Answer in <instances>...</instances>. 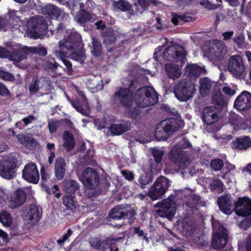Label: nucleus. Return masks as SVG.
<instances>
[{"mask_svg": "<svg viewBox=\"0 0 251 251\" xmlns=\"http://www.w3.org/2000/svg\"><path fill=\"white\" fill-rule=\"evenodd\" d=\"M137 80H132L126 89H129V92L133 93L136 105L140 107H147L157 103L158 96L153 87L143 86L139 87Z\"/></svg>", "mask_w": 251, "mask_h": 251, "instance_id": "1", "label": "nucleus"}, {"mask_svg": "<svg viewBox=\"0 0 251 251\" xmlns=\"http://www.w3.org/2000/svg\"><path fill=\"white\" fill-rule=\"evenodd\" d=\"M213 239L211 243L214 250L221 251H231L232 247L229 243L227 230L218 221L212 222Z\"/></svg>", "mask_w": 251, "mask_h": 251, "instance_id": "2", "label": "nucleus"}, {"mask_svg": "<svg viewBox=\"0 0 251 251\" xmlns=\"http://www.w3.org/2000/svg\"><path fill=\"white\" fill-rule=\"evenodd\" d=\"M226 50V47L222 40L212 39L205 42V56L212 61L222 60Z\"/></svg>", "mask_w": 251, "mask_h": 251, "instance_id": "3", "label": "nucleus"}, {"mask_svg": "<svg viewBox=\"0 0 251 251\" xmlns=\"http://www.w3.org/2000/svg\"><path fill=\"white\" fill-rule=\"evenodd\" d=\"M19 166L20 163L15 155L10 154L3 157L0 160V176L8 180L11 179L15 176V170Z\"/></svg>", "mask_w": 251, "mask_h": 251, "instance_id": "4", "label": "nucleus"}, {"mask_svg": "<svg viewBox=\"0 0 251 251\" xmlns=\"http://www.w3.org/2000/svg\"><path fill=\"white\" fill-rule=\"evenodd\" d=\"M173 91L178 100L187 101L193 97L196 92L194 82L192 80H183L174 86Z\"/></svg>", "mask_w": 251, "mask_h": 251, "instance_id": "5", "label": "nucleus"}, {"mask_svg": "<svg viewBox=\"0 0 251 251\" xmlns=\"http://www.w3.org/2000/svg\"><path fill=\"white\" fill-rule=\"evenodd\" d=\"M79 189V183L75 180L66 179L63 182V190L66 194L62 198L63 203L67 210H73L76 208L73 195Z\"/></svg>", "mask_w": 251, "mask_h": 251, "instance_id": "6", "label": "nucleus"}, {"mask_svg": "<svg viewBox=\"0 0 251 251\" xmlns=\"http://www.w3.org/2000/svg\"><path fill=\"white\" fill-rule=\"evenodd\" d=\"M80 35L76 32H72L69 36L59 42V55L62 57L66 56L68 51L82 46Z\"/></svg>", "mask_w": 251, "mask_h": 251, "instance_id": "7", "label": "nucleus"}, {"mask_svg": "<svg viewBox=\"0 0 251 251\" xmlns=\"http://www.w3.org/2000/svg\"><path fill=\"white\" fill-rule=\"evenodd\" d=\"M134 99L133 93L129 92V89L125 87H120L112 96L110 102L113 104H119L125 109H129L132 107Z\"/></svg>", "mask_w": 251, "mask_h": 251, "instance_id": "8", "label": "nucleus"}, {"mask_svg": "<svg viewBox=\"0 0 251 251\" xmlns=\"http://www.w3.org/2000/svg\"><path fill=\"white\" fill-rule=\"evenodd\" d=\"M186 52L184 48L179 44L167 47L163 52V57L168 61L184 64L186 60Z\"/></svg>", "mask_w": 251, "mask_h": 251, "instance_id": "9", "label": "nucleus"}, {"mask_svg": "<svg viewBox=\"0 0 251 251\" xmlns=\"http://www.w3.org/2000/svg\"><path fill=\"white\" fill-rule=\"evenodd\" d=\"M169 180L165 176L158 177L150 188L148 196L153 201L162 198L169 187Z\"/></svg>", "mask_w": 251, "mask_h": 251, "instance_id": "10", "label": "nucleus"}, {"mask_svg": "<svg viewBox=\"0 0 251 251\" xmlns=\"http://www.w3.org/2000/svg\"><path fill=\"white\" fill-rule=\"evenodd\" d=\"M136 213L132 208H126L123 204H120L114 206L111 209L108 214L109 218L115 220L128 219L131 224L134 221L133 217Z\"/></svg>", "mask_w": 251, "mask_h": 251, "instance_id": "11", "label": "nucleus"}, {"mask_svg": "<svg viewBox=\"0 0 251 251\" xmlns=\"http://www.w3.org/2000/svg\"><path fill=\"white\" fill-rule=\"evenodd\" d=\"M83 185L87 188L92 189L100 183V176L94 168L87 167L83 171L80 178Z\"/></svg>", "mask_w": 251, "mask_h": 251, "instance_id": "12", "label": "nucleus"}, {"mask_svg": "<svg viewBox=\"0 0 251 251\" xmlns=\"http://www.w3.org/2000/svg\"><path fill=\"white\" fill-rule=\"evenodd\" d=\"M160 208L156 210V213L162 218H167L171 220L176 214V203L172 198L170 196L167 199L162 200L157 203Z\"/></svg>", "mask_w": 251, "mask_h": 251, "instance_id": "13", "label": "nucleus"}, {"mask_svg": "<svg viewBox=\"0 0 251 251\" xmlns=\"http://www.w3.org/2000/svg\"><path fill=\"white\" fill-rule=\"evenodd\" d=\"M228 71L236 78L242 77L245 71L242 58L240 55L231 56L228 61Z\"/></svg>", "mask_w": 251, "mask_h": 251, "instance_id": "14", "label": "nucleus"}, {"mask_svg": "<svg viewBox=\"0 0 251 251\" xmlns=\"http://www.w3.org/2000/svg\"><path fill=\"white\" fill-rule=\"evenodd\" d=\"M23 178L28 182L37 184L39 180V174L35 163L26 164L22 171Z\"/></svg>", "mask_w": 251, "mask_h": 251, "instance_id": "15", "label": "nucleus"}, {"mask_svg": "<svg viewBox=\"0 0 251 251\" xmlns=\"http://www.w3.org/2000/svg\"><path fill=\"white\" fill-rule=\"evenodd\" d=\"M234 211L239 216L251 215V199L246 197L238 198L234 202Z\"/></svg>", "mask_w": 251, "mask_h": 251, "instance_id": "16", "label": "nucleus"}, {"mask_svg": "<svg viewBox=\"0 0 251 251\" xmlns=\"http://www.w3.org/2000/svg\"><path fill=\"white\" fill-rule=\"evenodd\" d=\"M234 107L240 111H246L251 108V93L244 91L236 98Z\"/></svg>", "mask_w": 251, "mask_h": 251, "instance_id": "17", "label": "nucleus"}, {"mask_svg": "<svg viewBox=\"0 0 251 251\" xmlns=\"http://www.w3.org/2000/svg\"><path fill=\"white\" fill-rule=\"evenodd\" d=\"M27 26L30 33L35 38L40 35L46 33L47 27L46 24L41 23L37 17H32L27 22Z\"/></svg>", "mask_w": 251, "mask_h": 251, "instance_id": "18", "label": "nucleus"}, {"mask_svg": "<svg viewBox=\"0 0 251 251\" xmlns=\"http://www.w3.org/2000/svg\"><path fill=\"white\" fill-rule=\"evenodd\" d=\"M234 202L232 197L225 194L218 198L217 203L220 209L224 213L229 215L234 210Z\"/></svg>", "mask_w": 251, "mask_h": 251, "instance_id": "19", "label": "nucleus"}, {"mask_svg": "<svg viewBox=\"0 0 251 251\" xmlns=\"http://www.w3.org/2000/svg\"><path fill=\"white\" fill-rule=\"evenodd\" d=\"M169 157L171 162L176 164H185L188 160V156L185 151L177 147H174L172 149Z\"/></svg>", "mask_w": 251, "mask_h": 251, "instance_id": "20", "label": "nucleus"}, {"mask_svg": "<svg viewBox=\"0 0 251 251\" xmlns=\"http://www.w3.org/2000/svg\"><path fill=\"white\" fill-rule=\"evenodd\" d=\"M23 215L29 220L38 222L42 217V208L36 204H30L24 211Z\"/></svg>", "mask_w": 251, "mask_h": 251, "instance_id": "21", "label": "nucleus"}, {"mask_svg": "<svg viewBox=\"0 0 251 251\" xmlns=\"http://www.w3.org/2000/svg\"><path fill=\"white\" fill-rule=\"evenodd\" d=\"M103 44L107 48L116 43L118 37L117 33L111 27L106 28L101 33Z\"/></svg>", "mask_w": 251, "mask_h": 251, "instance_id": "22", "label": "nucleus"}, {"mask_svg": "<svg viewBox=\"0 0 251 251\" xmlns=\"http://www.w3.org/2000/svg\"><path fill=\"white\" fill-rule=\"evenodd\" d=\"M66 171V163L62 157H58L55 160L54 173L56 178L60 180L63 178Z\"/></svg>", "mask_w": 251, "mask_h": 251, "instance_id": "23", "label": "nucleus"}, {"mask_svg": "<svg viewBox=\"0 0 251 251\" xmlns=\"http://www.w3.org/2000/svg\"><path fill=\"white\" fill-rule=\"evenodd\" d=\"M27 195L25 192L20 188L17 189L11 197V204L16 208L22 205L26 201Z\"/></svg>", "mask_w": 251, "mask_h": 251, "instance_id": "24", "label": "nucleus"}, {"mask_svg": "<svg viewBox=\"0 0 251 251\" xmlns=\"http://www.w3.org/2000/svg\"><path fill=\"white\" fill-rule=\"evenodd\" d=\"M232 148L236 151H245L251 146V139L249 136L236 138L232 143Z\"/></svg>", "mask_w": 251, "mask_h": 251, "instance_id": "25", "label": "nucleus"}, {"mask_svg": "<svg viewBox=\"0 0 251 251\" xmlns=\"http://www.w3.org/2000/svg\"><path fill=\"white\" fill-rule=\"evenodd\" d=\"M205 123L211 124L219 119V109L215 106L205 107Z\"/></svg>", "mask_w": 251, "mask_h": 251, "instance_id": "26", "label": "nucleus"}, {"mask_svg": "<svg viewBox=\"0 0 251 251\" xmlns=\"http://www.w3.org/2000/svg\"><path fill=\"white\" fill-rule=\"evenodd\" d=\"M42 12L47 17L51 19H57L61 14V9L56 5L51 4L45 5L42 9Z\"/></svg>", "mask_w": 251, "mask_h": 251, "instance_id": "27", "label": "nucleus"}, {"mask_svg": "<svg viewBox=\"0 0 251 251\" xmlns=\"http://www.w3.org/2000/svg\"><path fill=\"white\" fill-rule=\"evenodd\" d=\"M211 101L212 103L219 109L227 106L228 99L218 91L212 95Z\"/></svg>", "mask_w": 251, "mask_h": 251, "instance_id": "28", "label": "nucleus"}, {"mask_svg": "<svg viewBox=\"0 0 251 251\" xmlns=\"http://www.w3.org/2000/svg\"><path fill=\"white\" fill-rule=\"evenodd\" d=\"M161 123L165 124L171 131L172 133L182 128L184 125L183 121H182L180 119L175 118L166 119L162 121Z\"/></svg>", "mask_w": 251, "mask_h": 251, "instance_id": "29", "label": "nucleus"}, {"mask_svg": "<svg viewBox=\"0 0 251 251\" xmlns=\"http://www.w3.org/2000/svg\"><path fill=\"white\" fill-rule=\"evenodd\" d=\"M172 134L171 131L166 126L165 124H162L161 122L158 124L156 128L154 136L158 141H166L169 135Z\"/></svg>", "mask_w": 251, "mask_h": 251, "instance_id": "30", "label": "nucleus"}, {"mask_svg": "<svg viewBox=\"0 0 251 251\" xmlns=\"http://www.w3.org/2000/svg\"><path fill=\"white\" fill-rule=\"evenodd\" d=\"M185 72L188 77L196 79L204 72V68L196 64H188L185 68Z\"/></svg>", "mask_w": 251, "mask_h": 251, "instance_id": "31", "label": "nucleus"}, {"mask_svg": "<svg viewBox=\"0 0 251 251\" xmlns=\"http://www.w3.org/2000/svg\"><path fill=\"white\" fill-rule=\"evenodd\" d=\"M109 128L112 136H119L130 130L131 127L130 124L127 123L125 124H113L110 126Z\"/></svg>", "mask_w": 251, "mask_h": 251, "instance_id": "32", "label": "nucleus"}, {"mask_svg": "<svg viewBox=\"0 0 251 251\" xmlns=\"http://www.w3.org/2000/svg\"><path fill=\"white\" fill-rule=\"evenodd\" d=\"M62 139L63 146L67 151H71L75 148V141L73 134L70 131L65 130L63 133Z\"/></svg>", "mask_w": 251, "mask_h": 251, "instance_id": "33", "label": "nucleus"}, {"mask_svg": "<svg viewBox=\"0 0 251 251\" xmlns=\"http://www.w3.org/2000/svg\"><path fill=\"white\" fill-rule=\"evenodd\" d=\"M165 71L168 76L174 80L179 78L181 74V69L178 65L167 64L165 65Z\"/></svg>", "mask_w": 251, "mask_h": 251, "instance_id": "34", "label": "nucleus"}, {"mask_svg": "<svg viewBox=\"0 0 251 251\" xmlns=\"http://www.w3.org/2000/svg\"><path fill=\"white\" fill-rule=\"evenodd\" d=\"M114 7L122 12H128L131 15L134 14L132 5L126 0H119L113 2Z\"/></svg>", "mask_w": 251, "mask_h": 251, "instance_id": "35", "label": "nucleus"}, {"mask_svg": "<svg viewBox=\"0 0 251 251\" xmlns=\"http://www.w3.org/2000/svg\"><path fill=\"white\" fill-rule=\"evenodd\" d=\"M92 46L91 47V52L93 56L97 58L102 54V46L100 41L96 37L92 38Z\"/></svg>", "mask_w": 251, "mask_h": 251, "instance_id": "36", "label": "nucleus"}, {"mask_svg": "<svg viewBox=\"0 0 251 251\" xmlns=\"http://www.w3.org/2000/svg\"><path fill=\"white\" fill-rule=\"evenodd\" d=\"M152 180L153 177L151 174L144 173L140 175L138 179V182L136 184L141 188L144 189L152 182Z\"/></svg>", "mask_w": 251, "mask_h": 251, "instance_id": "37", "label": "nucleus"}, {"mask_svg": "<svg viewBox=\"0 0 251 251\" xmlns=\"http://www.w3.org/2000/svg\"><path fill=\"white\" fill-rule=\"evenodd\" d=\"M9 57L11 60L20 62L26 57V52L22 49L13 50L12 52L9 51Z\"/></svg>", "mask_w": 251, "mask_h": 251, "instance_id": "38", "label": "nucleus"}, {"mask_svg": "<svg viewBox=\"0 0 251 251\" xmlns=\"http://www.w3.org/2000/svg\"><path fill=\"white\" fill-rule=\"evenodd\" d=\"M73 51L71 53L72 59L75 61L82 62L85 59V53L83 50V45L81 47H77L72 50Z\"/></svg>", "mask_w": 251, "mask_h": 251, "instance_id": "39", "label": "nucleus"}, {"mask_svg": "<svg viewBox=\"0 0 251 251\" xmlns=\"http://www.w3.org/2000/svg\"><path fill=\"white\" fill-rule=\"evenodd\" d=\"M77 22L80 24H84L91 19V15L86 10H81L77 12L76 14Z\"/></svg>", "mask_w": 251, "mask_h": 251, "instance_id": "40", "label": "nucleus"}, {"mask_svg": "<svg viewBox=\"0 0 251 251\" xmlns=\"http://www.w3.org/2000/svg\"><path fill=\"white\" fill-rule=\"evenodd\" d=\"M151 153L157 166L161 167L162 166V158L164 154V151L157 149H152Z\"/></svg>", "mask_w": 251, "mask_h": 251, "instance_id": "41", "label": "nucleus"}, {"mask_svg": "<svg viewBox=\"0 0 251 251\" xmlns=\"http://www.w3.org/2000/svg\"><path fill=\"white\" fill-rule=\"evenodd\" d=\"M0 221L5 226H8L12 224V217L7 211L2 210L0 212Z\"/></svg>", "mask_w": 251, "mask_h": 251, "instance_id": "42", "label": "nucleus"}, {"mask_svg": "<svg viewBox=\"0 0 251 251\" xmlns=\"http://www.w3.org/2000/svg\"><path fill=\"white\" fill-rule=\"evenodd\" d=\"M233 41L238 48L242 49L246 46L245 37L243 33L236 35Z\"/></svg>", "mask_w": 251, "mask_h": 251, "instance_id": "43", "label": "nucleus"}, {"mask_svg": "<svg viewBox=\"0 0 251 251\" xmlns=\"http://www.w3.org/2000/svg\"><path fill=\"white\" fill-rule=\"evenodd\" d=\"M240 251H251V234L249 235L245 242L238 244Z\"/></svg>", "mask_w": 251, "mask_h": 251, "instance_id": "44", "label": "nucleus"}, {"mask_svg": "<svg viewBox=\"0 0 251 251\" xmlns=\"http://www.w3.org/2000/svg\"><path fill=\"white\" fill-rule=\"evenodd\" d=\"M40 80L38 77L33 78L32 82L29 85V91L30 94H34L39 90Z\"/></svg>", "mask_w": 251, "mask_h": 251, "instance_id": "45", "label": "nucleus"}, {"mask_svg": "<svg viewBox=\"0 0 251 251\" xmlns=\"http://www.w3.org/2000/svg\"><path fill=\"white\" fill-rule=\"evenodd\" d=\"M210 167L214 171H219L221 170L224 166V162L220 159H215L211 160L210 164Z\"/></svg>", "mask_w": 251, "mask_h": 251, "instance_id": "46", "label": "nucleus"}, {"mask_svg": "<svg viewBox=\"0 0 251 251\" xmlns=\"http://www.w3.org/2000/svg\"><path fill=\"white\" fill-rule=\"evenodd\" d=\"M229 120L232 125L237 126H241L243 123V120L242 117L234 113H230Z\"/></svg>", "mask_w": 251, "mask_h": 251, "instance_id": "47", "label": "nucleus"}, {"mask_svg": "<svg viewBox=\"0 0 251 251\" xmlns=\"http://www.w3.org/2000/svg\"><path fill=\"white\" fill-rule=\"evenodd\" d=\"M139 108L140 107L137 105V107H131L128 109L127 114H128V117L132 119H136L141 113V110Z\"/></svg>", "mask_w": 251, "mask_h": 251, "instance_id": "48", "label": "nucleus"}, {"mask_svg": "<svg viewBox=\"0 0 251 251\" xmlns=\"http://www.w3.org/2000/svg\"><path fill=\"white\" fill-rule=\"evenodd\" d=\"M200 200V197L199 195L192 194L189 196L188 200L186 202V204L189 207H194L197 204Z\"/></svg>", "mask_w": 251, "mask_h": 251, "instance_id": "49", "label": "nucleus"}, {"mask_svg": "<svg viewBox=\"0 0 251 251\" xmlns=\"http://www.w3.org/2000/svg\"><path fill=\"white\" fill-rule=\"evenodd\" d=\"M223 186V183L219 179L214 180L209 185L210 189L211 191L218 190L219 193L222 191Z\"/></svg>", "mask_w": 251, "mask_h": 251, "instance_id": "50", "label": "nucleus"}, {"mask_svg": "<svg viewBox=\"0 0 251 251\" xmlns=\"http://www.w3.org/2000/svg\"><path fill=\"white\" fill-rule=\"evenodd\" d=\"M45 66L49 69L52 70H56L60 66L53 57L48 58V60L46 62Z\"/></svg>", "mask_w": 251, "mask_h": 251, "instance_id": "51", "label": "nucleus"}, {"mask_svg": "<svg viewBox=\"0 0 251 251\" xmlns=\"http://www.w3.org/2000/svg\"><path fill=\"white\" fill-rule=\"evenodd\" d=\"M79 0H69L66 2V5L72 11H74L78 6Z\"/></svg>", "mask_w": 251, "mask_h": 251, "instance_id": "52", "label": "nucleus"}, {"mask_svg": "<svg viewBox=\"0 0 251 251\" xmlns=\"http://www.w3.org/2000/svg\"><path fill=\"white\" fill-rule=\"evenodd\" d=\"M31 51L35 54H39L43 56H46L47 54V51L45 48L41 47H32L31 48Z\"/></svg>", "mask_w": 251, "mask_h": 251, "instance_id": "53", "label": "nucleus"}, {"mask_svg": "<svg viewBox=\"0 0 251 251\" xmlns=\"http://www.w3.org/2000/svg\"><path fill=\"white\" fill-rule=\"evenodd\" d=\"M235 166L230 163L228 161L225 162V166L224 169V171H225L224 173V175L222 177H225L228 173H230V172L235 169Z\"/></svg>", "mask_w": 251, "mask_h": 251, "instance_id": "54", "label": "nucleus"}, {"mask_svg": "<svg viewBox=\"0 0 251 251\" xmlns=\"http://www.w3.org/2000/svg\"><path fill=\"white\" fill-rule=\"evenodd\" d=\"M200 94L201 96H199L198 100H196V102L198 103L200 101H202L204 98V77H201L200 79Z\"/></svg>", "mask_w": 251, "mask_h": 251, "instance_id": "55", "label": "nucleus"}, {"mask_svg": "<svg viewBox=\"0 0 251 251\" xmlns=\"http://www.w3.org/2000/svg\"><path fill=\"white\" fill-rule=\"evenodd\" d=\"M90 244L94 249L99 250L101 247V239L99 237L93 238L90 241Z\"/></svg>", "mask_w": 251, "mask_h": 251, "instance_id": "56", "label": "nucleus"}, {"mask_svg": "<svg viewBox=\"0 0 251 251\" xmlns=\"http://www.w3.org/2000/svg\"><path fill=\"white\" fill-rule=\"evenodd\" d=\"M134 234H137L138 237H143V239L149 242V238L147 236V233L144 235V231L141 229L140 227H134L133 228Z\"/></svg>", "mask_w": 251, "mask_h": 251, "instance_id": "57", "label": "nucleus"}, {"mask_svg": "<svg viewBox=\"0 0 251 251\" xmlns=\"http://www.w3.org/2000/svg\"><path fill=\"white\" fill-rule=\"evenodd\" d=\"M72 233L73 231L70 228H68L67 230V233L64 234L61 238L57 240V244L61 245L64 243L71 236Z\"/></svg>", "mask_w": 251, "mask_h": 251, "instance_id": "58", "label": "nucleus"}, {"mask_svg": "<svg viewBox=\"0 0 251 251\" xmlns=\"http://www.w3.org/2000/svg\"><path fill=\"white\" fill-rule=\"evenodd\" d=\"M0 78L8 81H12L14 79V76L11 73L1 70H0Z\"/></svg>", "mask_w": 251, "mask_h": 251, "instance_id": "59", "label": "nucleus"}, {"mask_svg": "<svg viewBox=\"0 0 251 251\" xmlns=\"http://www.w3.org/2000/svg\"><path fill=\"white\" fill-rule=\"evenodd\" d=\"M138 4L142 7L141 10L139 12L142 13L144 10L148 9L150 1L147 0H138Z\"/></svg>", "mask_w": 251, "mask_h": 251, "instance_id": "60", "label": "nucleus"}, {"mask_svg": "<svg viewBox=\"0 0 251 251\" xmlns=\"http://www.w3.org/2000/svg\"><path fill=\"white\" fill-rule=\"evenodd\" d=\"M251 226V217L245 218L240 224V226L245 230L249 228Z\"/></svg>", "mask_w": 251, "mask_h": 251, "instance_id": "61", "label": "nucleus"}, {"mask_svg": "<svg viewBox=\"0 0 251 251\" xmlns=\"http://www.w3.org/2000/svg\"><path fill=\"white\" fill-rule=\"evenodd\" d=\"M121 174L125 177V179L128 181H132L134 179V175L131 171L124 170L121 171Z\"/></svg>", "mask_w": 251, "mask_h": 251, "instance_id": "62", "label": "nucleus"}, {"mask_svg": "<svg viewBox=\"0 0 251 251\" xmlns=\"http://www.w3.org/2000/svg\"><path fill=\"white\" fill-rule=\"evenodd\" d=\"M0 95L4 97H10V91L2 83H0Z\"/></svg>", "mask_w": 251, "mask_h": 251, "instance_id": "63", "label": "nucleus"}, {"mask_svg": "<svg viewBox=\"0 0 251 251\" xmlns=\"http://www.w3.org/2000/svg\"><path fill=\"white\" fill-rule=\"evenodd\" d=\"M95 154L94 151L92 149L87 150L86 154L84 155V159L88 162H91Z\"/></svg>", "mask_w": 251, "mask_h": 251, "instance_id": "64", "label": "nucleus"}]
</instances>
